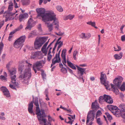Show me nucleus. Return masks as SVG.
Wrapping results in <instances>:
<instances>
[{
    "label": "nucleus",
    "mask_w": 125,
    "mask_h": 125,
    "mask_svg": "<svg viewBox=\"0 0 125 125\" xmlns=\"http://www.w3.org/2000/svg\"><path fill=\"white\" fill-rule=\"evenodd\" d=\"M33 103L35 106H36V114L37 115L38 119L40 122H43L44 123V125H46V120L44 118L46 117L45 115L44 111L43 109L40 110L39 108V105L37 100H36L35 101L33 99Z\"/></svg>",
    "instance_id": "1"
},
{
    "label": "nucleus",
    "mask_w": 125,
    "mask_h": 125,
    "mask_svg": "<svg viewBox=\"0 0 125 125\" xmlns=\"http://www.w3.org/2000/svg\"><path fill=\"white\" fill-rule=\"evenodd\" d=\"M11 79V84H10L9 87L11 88L16 89L15 87L18 86V83L17 81L16 76L15 74L16 72L15 68H12L11 70L9 71Z\"/></svg>",
    "instance_id": "2"
},
{
    "label": "nucleus",
    "mask_w": 125,
    "mask_h": 125,
    "mask_svg": "<svg viewBox=\"0 0 125 125\" xmlns=\"http://www.w3.org/2000/svg\"><path fill=\"white\" fill-rule=\"evenodd\" d=\"M26 62L27 64L24 72V74H21L19 77V78L21 80L26 77H28V79H29L31 77V64H30L28 61H26Z\"/></svg>",
    "instance_id": "3"
},
{
    "label": "nucleus",
    "mask_w": 125,
    "mask_h": 125,
    "mask_svg": "<svg viewBox=\"0 0 125 125\" xmlns=\"http://www.w3.org/2000/svg\"><path fill=\"white\" fill-rule=\"evenodd\" d=\"M36 11L38 13L37 17L41 16L42 20L44 22H46V20L52 12H49L45 13V10L43 8H40L37 9Z\"/></svg>",
    "instance_id": "4"
},
{
    "label": "nucleus",
    "mask_w": 125,
    "mask_h": 125,
    "mask_svg": "<svg viewBox=\"0 0 125 125\" xmlns=\"http://www.w3.org/2000/svg\"><path fill=\"white\" fill-rule=\"evenodd\" d=\"M52 21H53L52 24L55 25V28L56 30H58L59 27V21L56 18V15L53 13L52 12L46 19V22Z\"/></svg>",
    "instance_id": "5"
},
{
    "label": "nucleus",
    "mask_w": 125,
    "mask_h": 125,
    "mask_svg": "<svg viewBox=\"0 0 125 125\" xmlns=\"http://www.w3.org/2000/svg\"><path fill=\"white\" fill-rule=\"evenodd\" d=\"M46 41V39L44 37L36 38L34 43L35 48L36 49H40Z\"/></svg>",
    "instance_id": "6"
},
{
    "label": "nucleus",
    "mask_w": 125,
    "mask_h": 125,
    "mask_svg": "<svg viewBox=\"0 0 125 125\" xmlns=\"http://www.w3.org/2000/svg\"><path fill=\"white\" fill-rule=\"evenodd\" d=\"M25 38L26 36L24 35L20 37L14 42V47L16 48H21L23 45V43L25 42Z\"/></svg>",
    "instance_id": "7"
},
{
    "label": "nucleus",
    "mask_w": 125,
    "mask_h": 125,
    "mask_svg": "<svg viewBox=\"0 0 125 125\" xmlns=\"http://www.w3.org/2000/svg\"><path fill=\"white\" fill-rule=\"evenodd\" d=\"M76 66L78 71V75L79 76L78 78L80 80L82 79L83 80V82H84V79H83V73L85 72L86 69L80 67L77 65H76Z\"/></svg>",
    "instance_id": "8"
},
{
    "label": "nucleus",
    "mask_w": 125,
    "mask_h": 125,
    "mask_svg": "<svg viewBox=\"0 0 125 125\" xmlns=\"http://www.w3.org/2000/svg\"><path fill=\"white\" fill-rule=\"evenodd\" d=\"M61 51V49L59 51L58 53L56 54L55 57L52 60L51 67L54 65L55 63H59L61 61V58L60 57Z\"/></svg>",
    "instance_id": "9"
},
{
    "label": "nucleus",
    "mask_w": 125,
    "mask_h": 125,
    "mask_svg": "<svg viewBox=\"0 0 125 125\" xmlns=\"http://www.w3.org/2000/svg\"><path fill=\"white\" fill-rule=\"evenodd\" d=\"M42 66L41 61L37 62L33 64V69L35 72V73L37 72L36 69L38 70H40L41 68L42 67Z\"/></svg>",
    "instance_id": "10"
},
{
    "label": "nucleus",
    "mask_w": 125,
    "mask_h": 125,
    "mask_svg": "<svg viewBox=\"0 0 125 125\" xmlns=\"http://www.w3.org/2000/svg\"><path fill=\"white\" fill-rule=\"evenodd\" d=\"M0 90L2 91L4 96L8 98L10 97V95L9 92L7 88L4 86H2L0 88Z\"/></svg>",
    "instance_id": "11"
},
{
    "label": "nucleus",
    "mask_w": 125,
    "mask_h": 125,
    "mask_svg": "<svg viewBox=\"0 0 125 125\" xmlns=\"http://www.w3.org/2000/svg\"><path fill=\"white\" fill-rule=\"evenodd\" d=\"M123 79L122 77L116 78L114 80V83L118 87L120 86Z\"/></svg>",
    "instance_id": "12"
},
{
    "label": "nucleus",
    "mask_w": 125,
    "mask_h": 125,
    "mask_svg": "<svg viewBox=\"0 0 125 125\" xmlns=\"http://www.w3.org/2000/svg\"><path fill=\"white\" fill-rule=\"evenodd\" d=\"M66 50L65 49H64L62 50L61 53L62 62L63 64L65 66H67L66 64Z\"/></svg>",
    "instance_id": "13"
},
{
    "label": "nucleus",
    "mask_w": 125,
    "mask_h": 125,
    "mask_svg": "<svg viewBox=\"0 0 125 125\" xmlns=\"http://www.w3.org/2000/svg\"><path fill=\"white\" fill-rule=\"evenodd\" d=\"M28 17L29 15L27 13L21 14L19 16V20L20 22H21L23 20L26 19L28 18Z\"/></svg>",
    "instance_id": "14"
},
{
    "label": "nucleus",
    "mask_w": 125,
    "mask_h": 125,
    "mask_svg": "<svg viewBox=\"0 0 125 125\" xmlns=\"http://www.w3.org/2000/svg\"><path fill=\"white\" fill-rule=\"evenodd\" d=\"M107 107L108 109L113 113H115V111L118 109L116 106L111 105H108Z\"/></svg>",
    "instance_id": "15"
},
{
    "label": "nucleus",
    "mask_w": 125,
    "mask_h": 125,
    "mask_svg": "<svg viewBox=\"0 0 125 125\" xmlns=\"http://www.w3.org/2000/svg\"><path fill=\"white\" fill-rule=\"evenodd\" d=\"M104 98L105 102L107 103L111 104L113 103V100L111 97L108 95L104 94Z\"/></svg>",
    "instance_id": "16"
},
{
    "label": "nucleus",
    "mask_w": 125,
    "mask_h": 125,
    "mask_svg": "<svg viewBox=\"0 0 125 125\" xmlns=\"http://www.w3.org/2000/svg\"><path fill=\"white\" fill-rule=\"evenodd\" d=\"M3 75H1L0 76V79L2 81H7V80L8 76L6 73L5 72H4Z\"/></svg>",
    "instance_id": "17"
},
{
    "label": "nucleus",
    "mask_w": 125,
    "mask_h": 125,
    "mask_svg": "<svg viewBox=\"0 0 125 125\" xmlns=\"http://www.w3.org/2000/svg\"><path fill=\"white\" fill-rule=\"evenodd\" d=\"M110 84L113 91L116 94H118L119 93V91L117 88L112 83H111Z\"/></svg>",
    "instance_id": "18"
},
{
    "label": "nucleus",
    "mask_w": 125,
    "mask_h": 125,
    "mask_svg": "<svg viewBox=\"0 0 125 125\" xmlns=\"http://www.w3.org/2000/svg\"><path fill=\"white\" fill-rule=\"evenodd\" d=\"M48 42V41L46 42L43 46L41 49V51L42 52L45 54L47 53V51L46 50V48Z\"/></svg>",
    "instance_id": "19"
},
{
    "label": "nucleus",
    "mask_w": 125,
    "mask_h": 125,
    "mask_svg": "<svg viewBox=\"0 0 125 125\" xmlns=\"http://www.w3.org/2000/svg\"><path fill=\"white\" fill-rule=\"evenodd\" d=\"M95 114L93 111H89L88 113L87 117V122H88V120L89 117H95Z\"/></svg>",
    "instance_id": "20"
},
{
    "label": "nucleus",
    "mask_w": 125,
    "mask_h": 125,
    "mask_svg": "<svg viewBox=\"0 0 125 125\" xmlns=\"http://www.w3.org/2000/svg\"><path fill=\"white\" fill-rule=\"evenodd\" d=\"M31 28V18H30L28 20L27 22V26L25 28V30H30Z\"/></svg>",
    "instance_id": "21"
},
{
    "label": "nucleus",
    "mask_w": 125,
    "mask_h": 125,
    "mask_svg": "<svg viewBox=\"0 0 125 125\" xmlns=\"http://www.w3.org/2000/svg\"><path fill=\"white\" fill-rule=\"evenodd\" d=\"M24 65L23 62L21 63L20 62L19 63V65L18 67V70L19 71L21 72V73L23 70L24 68Z\"/></svg>",
    "instance_id": "22"
},
{
    "label": "nucleus",
    "mask_w": 125,
    "mask_h": 125,
    "mask_svg": "<svg viewBox=\"0 0 125 125\" xmlns=\"http://www.w3.org/2000/svg\"><path fill=\"white\" fill-rule=\"evenodd\" d=\"M67 62L69 66L73 70H76V69L75 67L73 65V64L70 62L68 60V59H67Z\"/></svg>",
    "instance_id": "23"
},
{
    "label": "nucleus",
    "mask_w": 125,
    "mask_h": 125,
    "mask_svg": "<svg viewBox=\"0 0 125 125\" xmlns=\"http://www.w3.org/2000/svg\"><path fill=\"white\" fill-rule=\"evenodd\" d=\"M47 21L45 22V23L47 24V27L48 29L49 30L51 31L53 29V24H50L47 22Z\"/></svg>",
    "instance_id": "24"
},
{
    "label": "nucleus",
    "mask_w": 125,
    "mask_h": 125,
    "mask_svg": "<svg viewBox=\"0 0 125 125\" xmlns=\"http://www.w3.org/2000/svg\"><path fill=\"white\" fill-rule=\"evenodd\" d=\"M40 53L41 52L39 51H37L33 53H32V58H33V59H34L35 58L39 55Z\"/></svg>",
    "instance_id": "25"
},
{
    "label": "nucleus",
    "mask_w": 125,
    "mask_h": 125,
    "mask_svg": "<svg viewBox=\"0 0 125 125\" xmlns=\"http://www.w3.org/2000/svg\"><path fill=\"white\" fill-rule=\"evenodd\" d=\"M123 53L120 52L119 54H115L114 55V57L116 60H119L121 59L122 57Z\"/></svg>",
    "instance_id": "26"
},
{
    "label": "nucleus",
    "mask_w": 125,
    "mask_h": 125,
    "mask_svg": "<svg viewBox=\"0 0 125 125\" xmlns=\"http://www.w3.org/2000/svg\"><path fill=\"white\" fill-rule=\"evenodd\" d=\"M74 17V15H72L71 14H69V15L65 17L64 18V20H66L68 19L70 20H72Z\"/></svg>",
    "instance_id": "27"
},
{
    "label": "nucleus",
    "mask_w": 125,
    "mask_h": 125,
    "mask_svg": "<svg viewBox=\"0 0 125 125\" xmlns=\"http://www.w3.org/2000/svg\"><path fill=\"white\" fill-rule=\"evenodd\" d=\"M21 2L23 5L26 6L28 5L30 2V0H21Z\"/></svg>",
    "instance_id": "28"
},
{
    "label": "nucleus",
    "mask_w": 125,
    "mask_h": 125,
    "mask_svg": "<svg viewBox=\"0 0 125 125\" xmlns=\"http://www.w3.org/2000/svg\"><path fill=\"white\" fill-rule=\"evenodd\" d=\"M101 82L104 81L106 80L107 79L106 75L105 74L102 73L101 75V77L100 78Z\"/></svg>",
    "instance_id": "29"
},
{
    "label": "nucleus",
    "mask_w": 125,
    "mask_h": 125,
    "mask_svg": "<svg viewBox=\"0 0 125 125\" xmlns=\"http://www.w3.org/2000/svg\"><path fill=\"white\" fill-rule=\"evenodd\" d=\"M98 101L99 103L102 104L103 102L105 101V100L104 98V96H101L99 98Z\"/></svg>",
    "instance_id": "30"
},
{
    "label": "nucleus",
    "mask_w": 125,
    "mask_h": 125,
    "mask_svg": "<svg viewBox=\"0 0 125 125\" xmlns=\"http://www.w3.org/2000/svg\"><path fill=\"white\" fill-rule=\"evenodd\" d=\"M117 117H118L121 115V112L119 109H118L115 113H113Z\"/></svg>",
    "instance_id": "31"
},
{
    "label": "nucleus",
    "mask_w": 125,
    "mask_h": 125,
    "mask_svg": "<svg viewBox=\"0 0 125 125\" xmlns=\"http://www.w3.org/2000/svg\"><path fill=\"white\" fill-rule=\"evenodd\" d=\"M119 107L121 110L123 112H125V104H121Z\"/></svg>",
    "instance_id": "32"
},
{
    "label": "nucleus",
    "mask_w": 125,
    "mask_h": 125,
    "mask_svg": "<svg viewBox=\"0 0 125 125\" xmlns=\"http://www.w3.org/2000/svg\"><path fill=\"white\" fill-rule=\"evenodd\" d=\"M103 84L104 86L106 87V88L107 89H108L109 85L108 84V82L106 80H104V81H102L101 82Z\"/></svg>",
    "instance_id": "33"
},
{
    "label": "nucleus",
    "mask_w": 125,
    "mask_h": 125,
    "mask_svg": "<svg viewBox=\"0 0 125 125\" xmlns=\"http://www.w3.org/2000/svg\"><path fill=\"white\" fill-rule=\"evenodd\" d=\"M13 3L11 2L9 3V5L8 9V11H10L12 10L13 8Z\"/></svg>",
    "instance_id": "34"
},
{
    "label": "nucleus",
    "mask_w": 125,
    "mask_h": 125,
    "mask_svg": "<svg viewBox=\"0 0 125 125\" xmlns=\"http://www.w3.org/2000/svg\"><path fill=\"white\" fill-rule=\"evenodd\" d=\"M87 24L91 25L92 26L94 27L95 28H97L96 27H95V23L94 22H92L91 21H89L86 23Z\"/></svg>",
    "instance_id": "35"
},
{
    "label": "nucleus",
    "mask_w": 125,
    "mask_h": 125,
    "mask_svg": "<svg viewBox=\"0 0 125 125\" xmlns=\"http://www.w3.org/2000/svg\"><path fill=\"white\" fill-rule=\"evenodd\" d=\"M57 10L60 12H62L63 10V9L62 7L60 6H58L56 7Z\"/></svg>",
    "instance_id": "36"
},
{
    "label": "nucleus",
    "mask_w": 125,
    "mask_h": 125,
    "mask_svg": "<svg viewBox=\"0 0 125 125\" xmlns=\"http://www.w3.org/2000/svg\"><path fill=\"white\" fill-rule=\"evenodd\" d=\"M5 114L3 112H2L0 115V119L2 120H5V118L4 116Z\"/></svg>",
    "instance_id": "37"
},
{
    "label": "nucleus",
    "mask_w": 125,
    "mask_h": 125,
    "mask_svg": "<svg viewBox=\"0 0 125 125\" xmlns=\"http://www.w3.org/2000/svg\"><path fill=\"white\" fill-rule=\"evenodd\" d=\"M41 75L42 78L43 79H45L46 77V74L45 73L44 71L42 70H41Z\"/></svg>",
    "instance_id": "38"
},
{
    "label": "nucleus",
    "mask_w": 125,
    "mask_h": 125,
    "mask_svg": "<svg viewBox=\"0 0 125 125\" xmlns=\"http://www.w3.org/2000/svg\"><path fill=\"white\" fill-rule=\"evenodd\" d=\"M120 89L122 91L125 90V83H123L120 87Z\"/></svg>",
    "instance_id": "39"
},
{
    "label": "nucleus",
    "mask_w": 125,
    "mask_h": 125,
    "mask_svg": "<svg viewBox=\"0 0 125 125\" xmlns=\"http://www.w3.org/2000/svg\"><path fill=\"white\" fill-rule=\"evenodd\" d=\"M96 119V121L97 123L99 125H102L103 124V123L101 121L100 118H97Z\"/></svg>",
    "instance_id": "40"
},
{
    "label": "nucleus",
    "mask_w": 125,
    "mask_h": 125,
    "mask_svg": "<svg viewBox=\"0 0 125 125\" xmlns=\"http://www.w3.org/2000/svg\"><path fill=\"white\" fill-rule=\"evenodd\" d=\"M23 28V26L22 24H21L20 25L15 29L17 31H19Z\"/></svg>",
    "instance_id": "41"
},
{
    "label": "nucleus",
    "mask_w": 125,
    "mask_h": 125,
    "mask_svg": "<svg viewBox=\"0 0 125 125\" xmlns=\"http://www.w3.org/2000/svg\"><path fill=\"white\" fill-rule=\"evenodd\" d=\"M28 111L31 114V102H30L29 104Z\"/></svg>",
    "instance_id": "42"
},
{
    "label": "nucleus",
    "mask_w": 125,
    "mask_h": 125,
    "mask_svg": "<svg viewBox=\"0 0 125 125\" xmlns=\"http://www.w3.org/2000/svg\"><path fill=\"white\" fill-rule=\"evenodd\" d=\"M101 114L102 113L101 111L100 110H98L96 113V117L95 118L96 119H97V117L100 116Z\"/></svg>",
    "instance_id": "43"
},
{
    "label": "nucleus",
    "mask_w": 125,
    "mask_h": 125,
    "mask_svg": "<svg viewBox=\"0 0 125 125\" xmlns=\"http://www.w3.org/2000/svg\"><path fill=\"white\" fill-rule=\"evenodd\" d=\"M97 100H95L94 102L92 103L91 105L92 108H94L95 105L97 104Z\"/></svg>",
    "instance_id": "44"
},
{
    "label": "nucleus",
    "mask_w": 125,
    "mask_h": 125,
    "mask_svg": "<svg viewBox=\"0 0 125 125\" xmlns=\"http://www.w3.org/2000/svg\"><path fill=\"white\" fill-rule=\"evenodd\" d=\"M78 53V52L76 51H74L73 53V57L74 59L76 60V55Z\"/></svg>",
    "instance_id": "45"
},
{
    "label": "nucleus",
    "mask_w": 125,
    "mask_h": 125,
    "mask_svg": "<svg viewBox=\"0 0 125 125\" xmlns=\"http://www.w3.org/2000/svg\"><path fill=\"white\" fill-rule=\"evenodd\" d=\"M114 48L115 49V51H118L120 50H121V49L120 47L118 46V45H117V48H116L115 47H114Z\"/></svg>",
    "instance_id": "46"
},
{
    "label": "nucleus",
    "mask_w": 125,
    "mask_h": 125,
    "mask_svg": "<svg viewBox=\"0 0 125 125\" xmlns=\"http://www.w3.org/2000/svg\"><path fill=\"white\" fill-rule=\"evenodd\" d=\"M106 115L107 117L109 120H110L112 119V116L110 115L108 113H106Z\"/></svg>",
    "instance_id": "47"
},
{
    "label": "nucleus",
    "mask_w": 125,
    "mask_h": 125,
    "mask_svg": "<svg viewBox=\"0 0 125 125\" xmlns=\"http://www.w3.org/2000/svg\"><path fill=\"white\" fill-rule=\"evenodd\" d=\"M61 71L63 73H67V71L66 69L64 68H62L61 69Z\"/></svg>",
    "instance_id": "48"
},
{
    "label": "nucleus",
    "mask_w": 125,
    "mask_h": 125,
    "mask_svg": "<svg viewBox=\"0 0 125 125\" xmlns=\"http://www.w3.org/2000/svg\"><path fill=\"white\" fill-rule=\"evenodd\" d=\"M91 37V35L90 34L88 33L86 34L85 35V39H87Z\"/></svg>",
    "instance_id": "49"
},
{
    "label": "nucleus",
    "mask_w": 125,
    "mask_h": 125,
    "mask_svg": "<svg viewBox=\"0 0 125 125\" xmlns=\"http://www.w3.org/2000/svg\"><path fill=\"white\" fill-rule=\"evenodd\" d=\"M95 117H89L88 118V122H87V119L86 121V124H87V123L89 122V121H92L94 120V118Z\"/></svg>",
    "instance_id": "50"
},
{
    "label": "nucleus",
    "mask_w": 125,
    "mask_h": 125,
    "mask_svg": "<svg viewBox=\"0 0 125 125\" xmlns=\"http://www.w3.org/2000/svg\"><path fill=\"white\" fill-rule=\"evenodd\" d=\"M48 120L49 122H51L52 121H54V120L52 118L50 115H48Z\"/></svg>",
    "instance_id": "51"
},
{
    "label": "nucleus",
    "mask_w": 125,
    "mask_h": 125,
    "mask_svg": "<svg viewBox=\"0 0 125 125\" xmlns=\"http://www.w3.org/2000/svg\"><path fill=\"white\" fill-rule=\"evenodd\" d=\"M52 55L50 54H48L47 56L48 60L50 61L52 58Z\"/></svg>",
    "instance_id": "52"
},
{
    "label": "nucleus",
    "mask_w": 125,
    "mask_h": 125,
    "mask_svg": "<svg viewBox=\"0 0 125 125\" xmlns=\"http://www.w3.org/2000/svg\"><path fill=\"white\" fill-rule=\"evenodd\" d=\"M85 33H82L80 36V38L83 39H85Z\"/></svg>",
    "instance_id": "53"
},
{
    "label": "nucleus",
    "mask_w": 125,
    "mask_h": 125,
    "mask_svg": "<svg viewBox=\"0 0 125 125\" xmlns=\"http://www.w3.org/2000/svg\"><path fill=\"white\" fill-rule=\"evenodd\" d=\"M121 40L123 42L125 41V35H124L121 36Z\"/></svg>",
    "instance_id": "54"
},
{
    "label": "nucleus",
    "mask_w": 125,
    "mask_h": 125,
    "mask_svg": "<svg viewBox=\"0 0 125 125\" xmlns=\"http://www.w3.org/2000/svg\"><path fill=\"white\" fill-rule=\"evenodd\" d=\"M4 20H3L0 22V29L4 25Z\"/></svg>",
    "instance_id": "55"
},
{
    "label": "nucleus",
    "mask_w": 125,
    "mask_h": 125,
    "mask_svg": "<svg viewBox=\"0 0 125 125\" xmlns=\"http://www.w3.org/2000/svg\"><path fill=\"white\" fill-rule=\"evenodd\" d=\"M55 33L57 35L60 36H62L64 34L63 33H62L60 31L58 33L55 32Z\"/></svg>",
    "instance_id": "56"
},
{
    "label": "nucleus",
    "mask_w": 125,
    "mask_h": 125,
    "mask_svg": "<svg viewBox=\"0 0 125 125\" xmlns=\"http://www.w3.org/2000/svg\"><path fill=\"white\" fill-rule=\"evenodd\" d=\"M38 29L40 31H42V29L41 28V25L40 24H39L38 26Z\"/></svg>",
    "instance_id": "57"
},
{
    "label": "nucleus",
    "mask_w": 125,
    "mask_h": 125,
    "mask_svg": "<svg viewBox=\"0 0 125 125\" xmlns=\"http://www.w3.org/2000/svg\"><path fill=\"white\" fill-rule=\"evenodd\" d=\"M17 31L15 29H14L10 33V34L12 35L13 34L15 33Z\"/></svg>",
    "instance_id": "58"
},
{
    "label": "nucleus",
    "mask_w": 125,
    "mask_h": 125,
    "mask_svg": "<svg viewBox=\"0 0 125 125\" xmlns=\"http://www.w3.org/2000/svg\"><path fill=\"white\" fill-rule=\"evenodd\" d=\"M10 65V63H8L7 64L6 66L7 68L9 70V72L10 70H11H11H9Z\"/></svg>",
    "instance_id": "59"
},
{
    "label": "nucleus",
    "mask_w": 125,
    "mask_h": 125,
    "mask_svg": "<svg viewBox=\"0 0 125 125\" xmlns=\"http://www.w3.org/2000/svg\"><path fill=\"white\" fill-rule=\"evenodd\" d=\"M3 46L4 44L2 42H0V48L3 49Z\"/></svg>",
    "instance_id": "60"
},
{
    "label": "nucleus",
    "mask_w": 125,
    "mask_h": 125,
    "mask_svg": "<svg viewBox=\"0 0 125 125\" xmlns=\"http://www.w3.org/2000/svg\"><path fill=\"white\" fill-rule=\"evenodd\" d=\"M14 5L15 7L16 8H18V6L17 3L16 2V1L14 2Z\"/></svg>",
    "instance_id": "61"
},
{
    "label": "nucleus",
    "mask_w": 125,
    "mask_h": 125,
    "mask_svg": "<svg viewBox=\"0 0 125 125\" xmlns=\"http://www.w3.org/2000/svg\"><path fill=\"white\" fill-rule=\"evenodd\" d=\"M18 15V14H16L15 15V17H13V19H15V20H17L18 19V17H17Z\"/></svg>",
    "instance_id": "62"
},
{
    "label": "nucleus",
    "mask_w": 125,
    "mask_h": 125,
    "mask_svg": "<svg viewBox=\"0 0 125 125\" xmlns=\"http://www.w3.org/2000/svg\"><path fill=\"white\" fill-rule=\"evenodd\" d=\"M12 35L9 34V36L8 38V40L9 41H10L11 40V39L12 38Z\"/></svg>",
    "instance_id": "63"
},
{
    "label": "nucleus",
    "mask_w": 125,
    "mask_h": 125,
    "mask_svg": "<svg viewBox=\"0 0 125 125\" xmlns=\"http://www.w3.org/2000/svg\"><path fill=\"white\" fill-rule=\"evenodd\" d=\"M125 113H123L122 115L121 114L122 117L123 118H125Z\"/></svg>",
    "instance_id": "64"
}]
</instances>
